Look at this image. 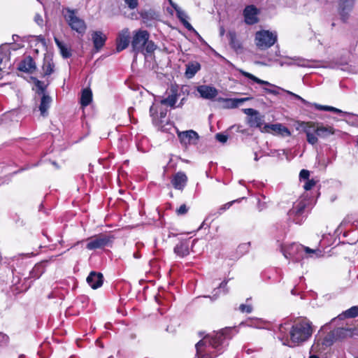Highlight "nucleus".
I'll return each instance as SVG.
<instances>
[{
	"label": "nucleus",
	"mask_w": 358,
	"mask_h": 358,
	"mask_svg": "<svg viewBox=\"0 0 358 358\" xmlns=\"http://www.w3.org/2000/svg\"><path fill=\"white\" fill-rule=\"evenodd\" d=\"M229 329L207 335L196 344L198 358H215L223 352V343Z\"/></svg>",
	"instance_id": "nucleus-1"
},
{
	"label": "nucleus",
	"mask_w": 358,
	"mask_h": 358,
	"mask_svg": "<svg viewBox=\"0 0 358 358\" xmlns=\"http://www.w3.org/2000/svg\"><path fill=\"white\" fill-rule=\"evenodd\" d=\"M313 333V324L307 319L301 320L294 323L289 330V338L285 341L279 336V339L282 341L283 345L290 347L299 345L309 340Z\"/></svg>",
	"instance_id": "nucleus-2"
},
{
	"label": "nucleus",
	"mask_w": 358,
	"mask_h": 358,
	"mask_svg": "<svg viewBox=\"0 0 358 358\" xmlns=\"http://www.w3.org/2000/svg\"><path fill=\"white\" fill-rule=\"evenodd\" d=\"M281 251L285 258H293L296 262L303 258H317L322 256V252L319 248L311 249L299 243L282 246Z\"/></svg>",
	"instance_id": "nucleus-3"
},
{
	"label": "nucleus",
	"mask_w": 358,
	"mask_h": 358,
	"mask_svg": "<svg viewBox=\"0 0 358 358\" xmlns=\"http://www.w3.org/2000/svg\"><path fill=\"white\" fill-rule=\"evenodd\" d=\"M278 40V34L276 31L268 30H260L256 32L255 36V43L258 49L261 50H266L273 46Z\"/></svg>",
	"instance_id": "nucleus-4"
},
{
	"label": "nucleus",
	"mask_w": 358,
	"mask_h": 358,
	"mask_svg": "<svg viewBox=\"0 0 358 358\" xmlns=\"http://www.w3.org/2000/svg\"><path fill=\"white\" fill-rule=\"evenodd\" d=\"M64 18L69 27L80 34L83 35L87 29L85 21L77 15L75 10L67 8Z\"/></svg>",
	"instance_id": "nucleus-5"
},
{
	"label": "nucleus",
	"mask_w": 358,
	"mask_h": 358,
	"mask_svg": "<svg viewBox=\"0 0 358 358\" xmlns=\"http://www.w3.org/2000/svg\"><path fill=\"white\" fill-rule=\"evenodd\" d=\"M306 206L307 201L305 199L296 201L288 212L289 220L295 224H301L306 218L305 210Z\"/></svg>",
	"instance_id": "nucleus-6"
},
{
	"label": "nucleus",
	"mask_w": 358,
	"mask_h": 358,
	"mask_svg": "<svg viewBox=\"0 0 358 358\" xmlns=\"http://www.w3.org/2000/svg\"><path fill=\"white\" fill-rule=\"evenodd\" d=\"M335 340H336V338L334 331L327 334L324 338H322L319 335H316L315 341L310 348V352H322L327 347L331 346Z\"/></svg>",
	"instance_id": "nucleus-7"
},
{
	"label": "nucleus",
	"mask_w": 358,
	"mask_h": 358,
	"mask_svg": "<svg viewBox=\"0 0 358 358\" xmlns=\"http://www.w3.org/2000/svg\"><path fill=\"white\" fill-rule=\"evenodd\" d=\"M150 38V34L146 30L139 29L134 31L131 40L132 50L136 54L143 52L144 50V45Z\"/></svg>",
	"instance_id": "nucleus-8"
},
{
	"label": "nucleus",
	"mask_w": 358,
	"mask_h": 358,
	"mask_svg": "<svg viewBox=\"0 0 358 358\" xmlns=\"http://www.w3.org/2000/svg\"><path fill=\"white\" fill-rule=\"evenodd\" d=\"M86 248L90 250L101 249L108 245L112 242L110 236L106 234H99L87 240Z\"/></svg>",
	"instance_id": "nucleus-9"
},
{
	"label": "nucleus",
	"mask_w": 358,
	"mask_h": 358,
	"mask_svg": "<svg viewBox=\"0 0 358 358\" xmlns=\"http://www.w3.org/2000/svg\"><path fill=\"white\" fill-rule=\"evenodd\" d=\"M166 93L167 96L159 101L160 104L174 108L178 99L180 96L178 85H171L166 90Z\"/></svg>",
	"instance_id": "nucleus-10"
},
{
	"label": "nucleus",
	"mask_w": 358,
	"mask_h": 358,
	"mask_svg": "<svg viewBox=\"0 0 358 358\" xmlns=\"http://www.w3.org/2000/svg\"><path fill=\"white\" fill-rule=\"evenodd\" d=\"M279 64L281 66H297L299 67H308L311 68L315 66L313 64V62L306 59L299 57H284L282 60L279 62Z\"/></svg>",
	"instance_id": "nucleus-11"
},
{
	"label": "nucleus",
	"mask_w": 358,
	"mask_h": 358,
	"mask_svg": "<svg viewBox=\"0 0 358 358\" xmlns=\"http://www.w3.org/2000/svg\"><path fill=\"white\" fill-rule=\"evenodd\" d=\"M272 131L274 134L280 135L282 137H287L291 136V132L283 124H266L263 127L262 132L269 133Z\"/></svg>",
	"instance_id": "nucleus-12"
},
{
	"label": "nucleus",
	"mask_w": 358,
	"mask_h": 358,
	"mask_svg": "<svg viewBox=\"0 0 358 358\" xmlns=\"http://www.w3.org/2000/svg\"><path fill=\"white\" fill-rule=\"evenodd\" d=\"M130 32L128 28H124L117 34L116 38V50L121 52L126 49L129 44Z\"/></svg>",
	"instance_id": "nucleus-13"
},
{
	"label": "nucleus",
	"mask_w": 358,
	"mask_h": 358,
	"mask_svg": "<svg viewBox=\"0 0 358 358\" xmlns=\"http://www.w3.org/2000/svg\"><path fill=\"white\" fill-rule=\"evenodd\" d=\"M303 131L306 135L307 141L311 145L317 143V125L314 122H306L303 124Z\"/></svg>",
	"instance_id": "nucleus-14"
},
{
	"label": "nucleus",
	"mask_w": 358,
	"mask_h": 358,
	"mask_svg": "<svg viewBox=\"0 0 358 358\" xmlns=\"http://www.w3.org/2000/svg\"><path fill=\"white\" fill-rule=\"evenodd\" d=\"M259 10L253 5L248 6L243 10L245 22L247 24H255L258 22Z\"/></svg>",
	"instance_id": "nucleus-15"
},
{
	"label": "nucleus",
	"mask_w": 358,
	"mask_h": 358,
	"mask_svg": "<svg viewBox=\"0 0 358 358\" xmlns=\"http://www.w3.org/2000/svg\"><path fill=\"white\" fill-rule=\"evenodd\" d=\"M178 137L180 143L185 145L195 144L199 138L198 134L193 130L179 132Z\"/></svg>",
	"instance_id": "nucleus-16"
},
{
	"label": "nucleus",
	"mask_w": 358,
	"mask_h": 358,
	"mask_svg": "<svg viewBox=\"0 0 358 358\" xmlns=\"http://www.w3.org/2000/svg\"><path fill=\"white\" fill-rule=\"evenodd\" d=\"M200 96L205 99H213L218 94L217 90L209 85H200L196 88Z\"/></svg>",
	"instance_id": "nucleus-17"
},
{
	"label": "nucleus",
	"mask_w": 358,
	"mask_h": 358,
	"mask_svg": "<svg viewBox=\"0 0 358 358\" xmlns=\"http://www.w3.org/2000/svg\"><path fill=\"white\" fill-rule=\"evenodd\" d=\"M36 69V63L30 56L24 57L17 65L19 71L28 73H32Z\"/></svg>",
	"instance_id": "nucleus-18"
},
{
	"label": "nucleus",
	"mask_w": 358,
	"mask_h": 358,
	"mask_svg": "<svg viewBox=\"0 0 358 358\" xmlns=\"http://www.w3.org/2000/svg\"><path fill=\"white\" fill-rule=\"evenodd\" d=\"M107 36L101 31H95L92 34V40L96 51H99L105 45Z\"/></svg>",
	"instance_id": "nucleus-19"
},
{
	"label": "nucleus",
	"mask_w": 358,
	"mask_h": 358,
	"mask_svg": "<svg viewBox=\"0 0 358 358\" xmlns=\"http://www.w3.org/2000/svg\"><path fill=\"white\" fill-rule=\"evenodd\" d=\"M187 177L183 172L176 173L171 179V184L176 189L182 190L186 186Z\"/></svg>",
	"instance_id": "nucleus-20"
},
{
	"label": "nucleus",
	"mask_w": 358,
	"mask_h": 358,
	"mask_svg": "<svg viewBox=\"0 0 358 358\" xmlns=\"http://www.w3.org/2000/svg\"><path fill=\"white\" fill-rule=\"evenodd\" d=\"M87 282L92 289H97L103 284V275L101 273L92 271L87 278Z\"/></svg>",
	"instance_id": "nucleus-21"
},
{
	"label": "nucleus",
	"mask_w": 358,
	"mask_h": 358,
	"mask_svg": "<svg viewBox=\"0 0 358 358\" xmlns=\"http://www.w3.org/2000/svg\"><path fill=\"white\" fill-rule=\"evenodd\" d=\"M174 253L180 258H183L189 254V243L182 241L178 243L173 249Z\"/></svg>",
	"instance_id": "nucleus-22"
},
{
	"label": "nucleus",
	"mask_w": 358,
	"mask_h": 358,
	"mask_svg": "<svg viewBox=\"0 0 358 358\" xmlns=\"http://www.w3.org/2000/svg\"><path fill=\"white\" fill-rule=\"evenodd\" d=\"M354 4L339 3V15L341 20L346 22L350 17Z\"/></svg>",
	"instance_id": "nucleus-23"
},
{
	"label": "nucleus",
	"mask_w": 358,
	"mask_h": 358,
	"mask_svg": "<svg viewBox=\"0 0 358 358\" xmlns=\"http://www.w3.org/2000/svg\"><path fill=\"white\" fill-rule=\"evenodd\" d=\"M175 10L176 12L178 18L180 20V21L182 22L184 27L190 31L196 32L195 29L187 21V19L189 17L186 13L184 10H182L179 6H178L176 9H175Z\"/></svg>",
	"instance_id": "nucleus-24"
},
{
	"label": "nucleus",
	"mask_w": 358,
	"mask_h": 358,
	"mask_svg": "<svg viewBox=\"0 0 358 358\" xmlns=\"http://www.w3.org/2000/svg\"><path fill=\"white\" fill-rule=\"evenodd\" d=\"M251 98L250 97H245V98H240V99H235V98H226V99H220L222 101L225 103V107L227 108H237L240 104L244 103L245 101H247L250 100Z\"/></svg>",
	"instance_id": "nucleus-25"
},
{
	"label": "nucleus",
	"mask_w": 358,
	"mask_h": 358,
	"mask_svg": "<svg viewBox=\"0 0 358 358\" xmlns=\"http://www.w3.org/2000/svg\"><path fill=\"white\" fill-rule=\"evenodd\" d=\"M355 331L356 329L345 327H339L334 330L336 340L352 337L354 335V332Z\"/></svg>",
	"instance_id": "nucleus-26"
},
{
	"label": "nucleus",
	"mask_w": 358,
	"mask_h": 358,
	"mask_svg": "<svg viewBox=\"0 0 358 358\" xmlns=\"http://www.w3.org/2000/svg\"><path fill=\"white\" fill-rule=\"evenodd\" d=\"M201 65L197 62H192L186 65L185 76L187 78H193L195 74L200 70Z\"/></svg>",
	"instance_id": "nucleus-27"
},
{
	"label": "nucleus",
	"mask_w": 358,
	"mask_h": 358,
	"mask_svg": "<svg viewBox=\"0 0 358 358\" xmlns=\"http://www.w3.org/2000/svg\"><path fill=\"white\" fill-rule=\"evenodd\" d=\"M248 123L250 127L259 128V130L262 132L264 127V117L260 115L259 113L258 115H254L253 117H249L248 119Z\"/></svg>",
	"instance_id": "nucleus-28"
},
{
	"label": "nucleus",
	"mask_w": 358,
	"mask_h": 358,
	"mask_svg": "<svg viewBox=\"0 0 358 358\" xmlns=\"http://www.w3.org/2000/svg\"><path fill=\"white\" fill-rule=\"evenodd\" d=\"M52 102L51 97L46 94L45 93H43L41 99V103L39 106V110L41 111V114L43 116H45L47 113V110L49 108L50 103Z\"/></svg>",
	"instance_id": "nucleus-29"
},
{
	"label": "nucleus",
	"mask_w": 358,
	"mask_h": 358,
	"mask_svg": "<svg viewBox=\"0 0 358 358\" xmlns=\"http://www.w3.org/2000/svg\"><path fill=\"white\" fill-rule=\"evenodd\" d=\"M92 101V92L90 88L83 90L80 97V104L83 107L87 106Z\"/></svg>",
	"instance_id": "nucleus-30"
},
{
	"label": "nucleus",
	"mask_w": 358,
	"mask_h": 358,
	"mask_svg": "<svg viewBox=\"0 0 358 358\" xmlns=\"http://www.w3.org/2000/svg\"><path fill=\"white\" fill-rule=\"evenodd\" d=\"M317 135L322 138H325L329 135L334 134V129L331 127H324L322 124L316 123Z\"/></svg>",
	"instance_id": "nucleus-31"
},
{
	"label": "nucleus",
	"mask_w": 358,
	"mask_h": 358,
	"mask_svg": "<svg viewBox=\"0 0 358 358\" xmlns=\"http://www.w3.org/2000/svg\"><path fill=\"white\" fill-rule=\"evenodd\" d=\"M43 272V265L42 264H36L29 273V278L33 279L39 278Z\"/></svg>",
	"instance_id": "nucleus-32"
},
{
	"label": "nucleus",
	"mask_w": 358,
	"mask_h": 358,
	"mask_svg": "<svg viewBox=\"0 0 358 358\" xmlns=\"http://www.w3.org/2000/svg\"><path fill=\"white\" fill-rule=\"evenodd\" d=\"M239 72L243 75L245 77L253 80L254 82L258 83V84H260V85H269V86H273L272 84H271L270 83H268V81H265V80H261L259 78H258L257 77L255 76L254 75L248 73V72H246L243 70H241L240 69L239 70Z\"/></svg>",
	"instance_id": "nucleus-33"
},
{
	"label": "nucleus",
	"mask_w": 358,
	"mask_h": 358,
	"mask_svg": "<svg viewBox=\"0 0 358 358\" xmlns=\"http://www.w3.org/2000/svg\"><path fill=\"white\" fill-rule=\"evenodd\" d=\"M55 41L57 47L59 48L63 57L69 58V57H71V53L70 50L62 42H61L57 38H55Z\"/></svg>",
	"instance_id": "nucleus-34"
},
{
	"label": "nucleus",
	"mask_w": 358,
	"mask_h": 358,
	"mask_svg": "<svg viewBox=\"0 0 358 358\" xmlns=\"http://www.w3.org/2000/svg\"><path fill=\"white\" fill-rule=\"evenodd\" d=\"M45 76H49L54 71V64L51 59H45L42 66Z\"/></svg>",
	"instance_id": "nucleus-35"
},
{
	"label": "nucleus",
	"mask_w": 358,
	"mask_h": 358,
	"mask_svg": "<svg viewBox=\"0 0 358 358\" xmlns=\"http://www.w3.org/2000/svg\"><path fill=\"white\" fill-rule=\"evenodd\" d=\"M314 106L315 108L320 110H325V111H331L336 113H341L342 111L336 108H334L333 106H322L317 103H314Z\"/></svg>",
	"instance_id": "nucleus-36"
},
{
	"label": "nucleus",
	"mask_w": 358,
	"mask_h": 358,
	"mask_svg": "<svg viewBox=\"0 0 358 358\" xmlns=\"http://www.w3.org/2000/svg\"><path fill=\"white\" fill-rule=\"evenodd\" d=\"M345 317L353 318L358 315V307L352 306L343 313Z\"/></svg>",
	"instance_id": "nucleus-37"
},
{
	"label": "nucleus",
	"mask_w": 358,
	"mask_h": 358,
	"mask_svg": "<svg viewBox=\"0 0 358 358\" xmlns=\"http://www.w3.org/2000/svg\"><path fill=\"white\" fill-rule=\"evenodd\" d=\"M157 49V45L152 41L148 39L146 43L144 45V50L148 53H152Z\"/></svg>",
	"instance_id": "nucleus-38"
},
{
	"label": "nucleus",
	"mask_w": 358,
	"mask_h": 358,
	"mask_svg": "<svg viewBox=\"0 0 358 358\" xmlns=\"http://www.w3.org/2000/svg\"><path fill=\"white\" fill-rule=\"evenodd\" d=\"M247 322H248V326H249V327L257 328V329L264 328L263 324L264 323V322L262 320H250L248 321Z\"/></svg>",
	"instance_id": "nucleus-39"
},
{
	"label": "nucleus",
	"mask_w": 358,
	"mask_h": 358,
	"mask_svg": "<svg viewBox=\"0 0 358 358\" xmlns=\"http://www.w3.org/2000/svg\"><path fill=\"white\" fill-rule=\"evenodd\" d=\"M230 45L236 50L241 48L240 43L236 39L234 34H230Z\"/></svg>",
	"instance_id": "nucleus-40"
},
{
	"label": "nucleus",
	"mask_w": 358,
	"mask_h": 358,
	"mask_svg": "<svg viewBox=\"0 0 358 358\" xmlns=\"http://www.w3.org/2000/svg\"><path fill=\"white\" fill-rule=\"evenodd\" d=\"M157 110L158 106L157 104H153L150 108V113L151 114V116L153 117L154 121H155L159 117Z\"/></svg>",
	"instance_id": "nucleus-41"
},
{
	"label": "nucleus",
	"mask_w": 358,
	"mask_h": 358,
	"mask_svg": "<svg viewBox=\"0 0 358 358\" xmlns=\"http://www.w3.org/2000/svg\"><path fill=\"white\" fill-rule=\"evenodd\" d=\"M188 210L189 208L185 204H182L176 209V213L178 215H185Z\"/></svg>",
	"instance_id": "nucleus-42"
},
{
	"label": "nucleus",
	"mask_w": 358,
	"mask_h": 358,
	"mask_svg": "<svg viewBox=\"0 0 358 358\" xmlns=\"http://www.w3.org/2000/svg\"><path fill=\"white\" fill-rule=\"evenodd\" d=\"M239 310L242 313H250L252 311V306L250 304H241Z\"/></svg>",
	"instance_id": "nucleus-43"
},
{
	"label": "nucleus",
	"mask_w": 358,
	"mask_h": 358,
	"mask_svg": "<svg viewBox=\"0 0 358 358\" xmlns=\"http://www.w3.org/2000/svg\"><path fill=\"white\" fill-rule=\"evenodd\" d=\"M237 201H239V199L234 200L232 201H230V202H228V203L224 204L223 206H222L220 208L219 213L220 214L222 213L224 210L229 209L233 205L234 203L237 202Z\"/></svg>",
	"instance_id": "nucleus-44"
},
{
	"label": "nucleus",
	"mask_w": 358,
	"mask_h": 358,
	"mask_svg": "<svg viewBox=\"0 0 358 358\" xmlns=\"http://www.w3.org/2000/svg\"><path fill=\"white\" fill-rule=\"evenodd\" d=\"M154 13L151 11H144L141 13V16L145 22V20H148L150 19H152L153 17Z\"/></svg>",
	"instance_id": "nucleus-45"
},
{
	"label": "nucleus",
	"mask_w": 358,
	"mask_h": 358,
	"mask_svg": "<svg viewBox=\"0 0 358 358\" xmlns=\"http://www.w3.org/2000/svg\"><path fill=\"white\" fill-rule=\"evenodd\" d=\"M243 111L245 115L250 117H253L254 115L259 114V112L253 108H245L243 109Z\"/></svg>",
	"instance_id": "nucleus-46"
},
{
	"label": "nucleus",
	"mask_w": 358,
	"mask_h": 358,
	"mask_svg": "<svg viewBox=\"0 0 358 358\" xmlns=\"http://www.w3.org/2000/svg\"><path fill=\"white\" fill-rule=\"evenodd\" d=\"M130 9H134L138 6V0H124Z\"/></svg>",
	"instance_id": "nucleus-47"
},
{
	"label": "nucleus",
	"mask_w": 358,
	"mask_h": 358,
	"mask_svg": "<svg viewBox=\"0 0 358 358\" xmlns=\"http://www.w3.org/2000/svg\"><path fill=\"white\" fill-rule=\"evenodd\" d=\"M215 138L219 142H220L222 143H224L227 142V141L228 139V136L227 135L223 134L218 133V134H217L215 135Z\"/></svg>",
	"instance_id": "nucleus-48"
},
{
	"label": "nucleus",
	"mask_w": 358,
	"mask_h": 358,
	"mask_svg": "<svg viewBox=\"0 0 358 358\" xmlns=\"http://www.w3.org/2000/svg\"><path fill=\"white\" fill-rule=\"evenodd\" d=\"M315 185V181L314 180H307L304 184V189L306 190L311 189Z\"/></svg>",
	"instance_id": "nucleus-49"
},
{
	"label": "nucleus",
	"mask_w": 358,
	"mask_h": 358,
	"mask_svg": "<svg viewBox=\"0 0 358 358\" xmlns=\"http://www.w3.org/2000/svg\"><path fill=\"white\" fill-rule=\"evenodd\" d=\"M8 341V336L3 333H0V346L6 345Z\"/></svg>",
	"instance_id": "nucleus-50"
},
{
	"label": "nucleus",
	"mask_w": 358,
	"mask_h": 358,
	"mask_svg": "<svg viewBox=\"0 0 358 358\" xmlns=\"http://www.w3.org/2000/svg\"><path fill=\"white\" fill-rule=\"evenodd\" d=\"M309 175V171L305 169H302L299 173L300 178L303 180H308Z\"/></svg>",
	"instance_id": "nucleus-51"
},
{
	"label": "nucleus",
	"mask_w": 358,
	"mask_h": 358,
	"mask_svg": "<svg viewBox=\"0 0 358 358\" xmlns=\"http://www.w3.org/2000/svg\"><path fill=\"white\" fill-rule=\"evenodd\" d=\"M34 21H35V22H36L37 24H38V25H40V26L43 25V17H42V16H41L40 14H38V13H36V14L35 15V16H34Z\"/></svg>",
	"instance_id": "nucleus-52"
},
{
	"label": "nucleus",
	"mask_w": 358,
	"mask_h": 358,
	"mask_svg": "<svg viewBox=\"0 0 358 358\" xmlns=\"http://www.w3.org/2000/svg\"><path fill=\"white\" fill-rule=\"evenodd\" d=\"M287 94L292 95V96H294V98H296V99L298 100H300L302 103H308L307 101H306L305 99H303L302 97H301L300 96L292 92H289V91H286Z\"/></svg>",
	"instance_id": "nucleus-53"
},
{
	"label": "nucleus",
	"mask_w": 358,
	"mask_h": 358,
	"mask_svg": "<svg viewBox=\"0 0 358 358\" xmlns=\"http://www.w3.org/2000/svg\"><path fill=\"white\" fill-rule=\"evenodd\" d=\"M36 85L42 91V94L45 93L43 84L42 82H41L40 80H37Z\"/></svg>",
	"instance_id": "nucleus-54"
},
{
	"label": "nucleus",
	"mask_w": 358,
	"mask_h": 358,
	"mask_svg": "<svg viewBox=\"0 0 358 358\" xmlns=\"http://www.w3.org/2000/svg\"><path fill=\"white\" fill-rule=\"evenodd\" d=\"M264 90L270 94H275V95L278 94V92L275 90H270V89L264 88Z\"/></svg>",
	"instance_id": "nucleus-55"
},
{
	"label": "nucleus",
	"mask_w": 358,
	"mask_h": 358,
	"mask_svg": "<svg viewBox=\"0 0 358 358\" xmlns=\"http://www.w3.org/2000/svg\"><path fill=\"white\" fill-rule=\"evenodd\" d=\"M339 1H340V3L354 4V2L355 0H339Z\"/></svg>",
	"instance_id": "nucleus-56"
},
{
	"label": "nucleus",
	"mask_w": 358,
	"mask_h": 358,
	"mask_svg": "<svg viewBox=\"0 0 358 358\" xmlns=\"http://www.w3.org/2000/svg\"><path fill=\"white\" fill-rule=\"evenodd\" d=\"M166 115V110H161L159 113V117L161 119L164 118Z\"/></svg>",
	"instance_id": "nucleus-57"
},
{
	"label": "nucleus",
	"mask_w": 358,
	"mask_h": 358,
	"mask_svg": "<svg viewBox=\"0 0 358 358\" xmlns=\"http://www.w3.org/2000/svg\"><path fill=\"white\" fill-rule=\"evenodd\" d=\"M169 3L171 6L175 9L178 6L176 3H175L172 0H169Z\"/></svg>",
	"instance_id": "nucleus-58"
},
{
	"label": "nucleus",
	"mask_w": 358,
	"mask_h": 358,
	"mask_svg": "<svg viewBox=\"0 0 358 358\" xmlns=\"http://www.w3.org/2000/svg\"><path fill=\"white\" fill-rule=\"evenodd\" d=\"M226 285H227V282H225V281L222 282L220 283V288L219 289H224Z\"/></svg>",
	"instance_id": "nucleus-59"
},
{
	"label": "nucleus",
	"mask_w": 358,
	"mask_h": 358,
	"mask_svg": "<svg viewBox=\"0 0 358 358\" xmlns=\"http://www.w3.org/2000/svg\"><path fill=\"white\" fill-rule=\"evenodd\" d=\"M284 330H285V327L281 324L280 327H279V331H280V333L282 334L283 333Z\"/></svg>",
	"instance_id": "nucleus-60"
},
{
	"label": "nucleus",
	"mask_w": 358,
	"mask_h": 358,
	"mask_svg": "<svg viewBox=\"0 0 358 358\" xmlns=\"http://www.w3.org/2000/svg\"><path fill=\"white\" fill-rule=\"evenodd\" d=\"M134 257L136 259H139L141 257V255L138 252L134 253Z\"/></svg>",
	"instance_id": "nucleus-61"
},
{
	"label": "nucleus",
	"mask_w": 358,
	"mask_h": 358,
	"mask_svg": "<svg viewBox=\"0 0 358 358\" xmlns=\"http://www.w3.org/2000/svg\"><path fill=\"white\" fill-rule=\"evenodd\" d=\"M309 358H320V357L316 355H312L309 357Z\"/></svg>",
	"instance_id": "nucleus-62"
},
{
	"label": "nucleus",
	"mask_w": 358,
	"mask_h": 358,
	"mask_svg": "<svg viewBox=\"0 0 358 358\" xmlns=\"http://www.w3.org/2000/svg\"><path fill=\"white\" fill-rule=\"evenodd\" d=\"M292 294H294V289H292Z\"/></svg>",
	"instance_id": "nucleus-63"
},
{
	"label": "nucleus",
	"mask_w": 358,
	"mask_h": 358,
	"mask_svg": "<svg viewBox=\"0 0 358 358\" xmlns=\"http://www.w3.org/2000/svg\"><path fill=\"white\" fill-rule=\"evenodd\" d=\"M358 358V357H357Z\"/></svg>",
	"instance_id": "nucleus-64"
}]
</instances>
